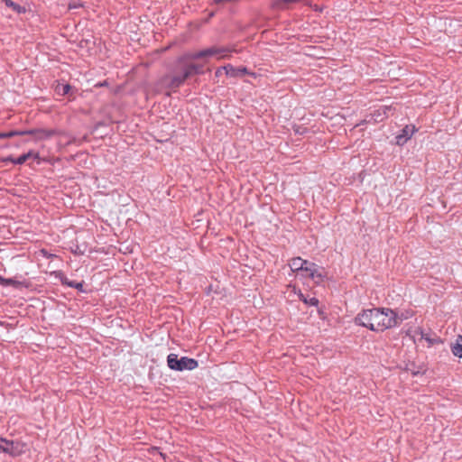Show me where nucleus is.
Listing matches in <instances>:
<instances>
[{"label": "nucleus", "mask_w": 462, "mask_h": 462, "mask_svg": "<svg viewBox=\"0 0 462 462\" xmlns=\"http://www.w3.org/2000/svg\"><path fill=\"white\" fill-rule=\"evenodd\" d=\"M402 320V319L394 310L387 308L364 310L355 318V322L357 325L375 332H383L394 328Z\"/></svg>", "instance_id": "1"}, {"label": "nucleus", "mask_w": 462, "mask_h": 462, "mask_svg": "<svg viewBox=\"0 0 462 462\" xmlns=\"http://www.w3.org/2000/svg\"><path fill=\"white\" fill-rule=\"evenodd\" d=\"M296 277L300 279L310 278L315 284H320L326 277V273L324 268L306 260V264H303Z\"/></svg>", "instance_id": "2"}, {"label": "nucleus", "mask_w": 462, "mask_h": 462, "mask_svg": "<svg viewBox=\"0 0 462 462\" xmlns=\"http://www.w3.org/2000/svg\"><path fill=\"white\" fill-rule=\"evenodd\" d=\"M167 365L171 370L175 371L194 370L199 365L197 360L187 356L179 359L178 355L173 353L167 356Z\"/></svg>", "instance_id": "3"}, {"label": "nucleus", "mask_w": 462, "mask_h": 462, "mask_svg": "<svg viewBox=\"0 0 462 462\" xmlns=\"http://www.w3.org/2000/svg\"><path fill=\"white\" fill-rule=\"evenodd\" d=\"M231 50L226 47L212 46L206 50L194 52L189 55L190 60H197L206 57H216L217 59H224L229 56Z\"/></svg>", "instance_id": "4"}, {"label": "nucleus", "mask_w": 462, "mask_h": 462, "mask_svg": "<svg viewBox=\"0 0 462 462\" xmlns=\"http://www.w3.org/2000/svg\"><path fill=\"white\" fill-rule=\"evenodd\" d=\"M26 445L20 440H9L4 438L0 451L12 457L21 456L25 452Z\"/></svg>", "instance_id": "5"}, {"label": "nucleus", "mask_w": 462, "mask_h": 462, "mask_svg": "<svg viewBox=\"0 0 462 462\" xmlns=\"http://www.w3.org/2000/svg\"><path fill=\"white\" fill-rule=\"evenodd\" d=\"M199 67L194 64L188 65L181 75L174 76L171 79L169 83L170 88H178L180 86L189 76L198 73Z\"/></svg>", "instance_id": "6"}, {"label": "nucleus", "mask_w": 462, "mask_h": 462, "mask_svg": "<svg viewBox=\"0 0 462 462\" xmlns=\"http://www.w3.org/2000/svg\"><path fill=\"white\" fill-rule=\"evenodd\" d=\"M224 69L226 75L231 78H238L245 74L251 75L254 78L256 77L255 73L248 71V69L245 67L235 68L231 64H227L224 66Z\"/></svg>", "instance_id": "7"}, {"label": "nucleus", "mask_w": 462, "mask_h": 462, "mask_svg": "<svg viewBox=\"0 0 462 462\" xmlns=\"http://www.w3.org/2000/svg\"><path fill=\"white\" fill-rule=\"evenodd\" d=\"M22 133H24V135H33L35 140L41 141L52 137L56 134V131L51 129H32L22 131Z\"/></svg>", "instance_id": "8"}, {"label": "nucleus", "mask_w": 462, "mask_h": 462, "mask_svg": "<svg viewBox=\"0 0 462 462\" xmlns=\"http://www.w3.org/2000/svg\"><path fill=\"white\" fill-rule=\"evenodd\" d=\"M416 128L414 125H406L402 130V134L396 136V143L398 145L404 144L415 133Z\"/></svg>", "instance_id": "9"}, {"label": "nucleus", "mask_w": 462, "mask_h": 462, "mask_svg": "<svg viewBox=\"0 0 462 462\" xmlns=\"http://www.w3.org/2000/svg\"><path fill=\"white\" fill-rule=\"evenodd\" d=\"M391 110V106H382L375 110L371 116L372 119L375 122H382L388 116V112Z\"/></svg>", "instance_id": "10"}, {"label": "nucleus", "mask_w": 462, "mask_h": 462, "mask_svg": "<svg viewBox=\"0 0 462 462\" xmlns=\"http://www.w3.org/2000/svg\"><path fill=\"white\" fill-rule=\"evenodd\" d=\"M303 264H306V260L300 257H294L289 262V266L291 272L295 273V276L299 273Z\"/></svg>", "instance_id": "11"}, {"label": "nucleus", "mask_w": 462, "mask_h": 462, "mask_svg": "<svg viewBox=\"0 0 462 462\" xmlns=\"http://www.w3.org/2000/svg\"><path fill=\"white\" fill-rule=\"evenodd\" d=\"M39 159V152L34 151H29L27 153H24L21 156H19L17 159H15L14 163L15 164H23L28 159Z\"/></svg>", "instance_id": "12"}, {"label": "nucleus", "mask_w": 462, "mask_h": 462, "mask_svg": "<svg viewBox=\"0 0 462 462\" xmlns=\"http://www.w3.org/2000/svg\"><path fill=\"white\" fill-rule=\"evenodd\" d=\"M0 284L4 285V286L12 285L14 287H18L21 284V282L14 280V279H5V278L0 276Z\"/></svg>", "instance_id": "13"}, {"label": "nucleus", "mask_w": 462, "mask_h": 462, "mask_svg": "<svg viewBox=\"0 0 462 462\" xmlns=\"http://www.w3.org/2000/svg\"><path fill=\"white\" fill-rule=\"evenodd\" d=\"M20 135H24V133H22V131H9V132H5V133H0V139L11 138L14 136H20Z\"/></svg>", "instance_id": "14"}, {"label": "nucleus", "mask_w": 462, "mask_h": 462, "mask_svg": "<svg viewBox=\"0 0 462 462\" xmlns=\"http://www.w3.org/2000/svg\"><path fill=\"white\" fill-rule=\"evenodd\" d=\"M452 353L454 356L462 358V345L457 344L452 347Z\"/></svg>", "instance_id": "15"}, {"label": "nucleus", "mask_w": 462, "mask_h": 462, "mask_svg": "<svg viewBox=\"0 0 462 462\" xmlns=\"http://www.w3.org/2000/svg\"><path fill=\"white\" fill-rule=\"evenodd\" d=\"M69 89H70V86L68 84L57 87V91L63 96L67 95L69 93Z\"/></svg>", "instance_id": "16"}, {"label": "nucleus", "mask_w": 462, "mask_h": 462, "mask_svg": "<svg viewBox=\"0 0 462 462\" xmlns=\"http://www.w3.org/2000/svg\"><path fill=\"white\" fill-rule=\"evenodd\" d=\"M303 302L310 306H318L319 300L315 297H311V298H308V299H303Z\"/></svg>", "instance_id": "17"}, {"label": "nucleus", "mask_w": 462, "mask_h": 462, "mask_svg": "<svg viewBox=\"0 0 462 462\" xmlns=\"http://www.w3.org/2000/svg\"><path fill=\"white\" fill-rule=\"evenodd\" d=\"M68 286L71 287V288H77L79 290H81L83 285L82 283L80 282H68Z\"/></svg>", "instance_id": "18"}, {"label": "nucleus", "mask_w": 462, "mask_h": 462, "mask_svg": "<svg viewBox=\"0 0 462 462\" xmlns=\"http://www.w3.org/2000/svg\"><path fill=\"white\" fill-rule=\"evenodd\" d=\"M223 71H225L224 67H220V68H218V69L216 70V72H215V76H216L217 78L220 77V76L222 75Z\"/></svg>", "instance_id": "19"}, {"label": "nucleus", "mask_w": 462, "mask_h": 462, "mask_svg": "<svg viewBox=\"0 0 462 462\" xmlns=\"http://www.w3.org/2000/svg\"><path fill=\"white\" fill-rule=\"evenodd\" d=\"M2 162H10L14 163L15 159L12 158L11 156H8V157L3 158Z\"/></svg>", "instance_id": "20"}, {"label": "nucleus", "mask_w": 462, "mask_h": 462, "mask_svg": "<svg viewBox=\"0 0 462 462\" xmlns=\"http://www.w3.org/2000/svg\"><path fill=\"white\" fill-rule=\"evenodd\" d=\"M300 0H281L282 3L289 4V3H298Z\"/></svg>", "instance_id": "21"}, {"label": "nucleus", "mask_w": 462, "mask_h": 462, "mask_svg": "<svg viewBox=\"0 0 462 462\" xmlns=\"http://www.w3.org/2000/svg\"><path fill=\"white\" fill-rule=\"evenodd\" d=\"M41 254H42L43 256H45V257H50V256H51V254H49L47 253V251H46V250H44V249L41 250Z\"/></svg>", "instance_id": "22"}, {"label": "nucleus", "mask_w": 462, "mask_h": 462, "mask_svg": "<svg viewBox=\"0 0 462 462\" xmlns=\"http://www.w3.org/2000/svg\"><path fill=\"white\" fill-rule=\"evenodd\" d=\"M299 298L303 301V299H308L307 297L304 296V294H302L300 291L299 292Z\"/></svg>", "instance_id": "23"}, {"label": "nucleus", "mask_w": 462, "mask_h": 462, "mask_svg": "<svg viewBox=\"0 0 462 462\" xmlns=\"http://www.w3.org/2000/svg\"><path fill=\"white\" fill-rule=\"evenodd\" d=\"M61 282L63 284H67L68 285V282H69L68 281V279L66 277H64V278L61 279Z\"/></svg>", "instance_id": "24"}, {"label": "nucleus", "mask_w": 462, "mask_h": 462, "mask_svg": "<svg viewBox=\"0 0 462 462\" xmlns=\"http://www.w3.org/2000/svg\"><path fill=\"white\" fill-rule=\"evenodd\" d=\"M76 7H77V5H69V9L76 8Z\"/></svg>", "instance_id": "25"}]
</instances>
